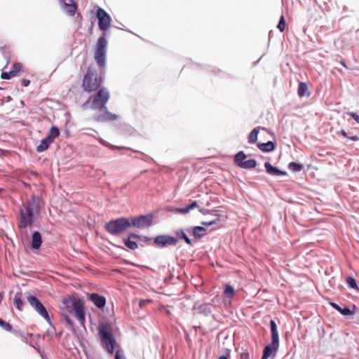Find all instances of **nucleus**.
I'll return each mask as SVG.
<instances>
[{
  "label": "nucleus",
  "instance_id": "f257e3e1",
  "mask_svg": "<svg viewBox=\"0 0 359 359\" xmlns=\"http://www.w3.org/2000/svg\"><path fill=\"white\" fill-rule=\"evenodd\" d=\"M96 18L98 20V26L103 32L102 35L97 39L94 47V60L98 66L104 69L105 66L107 41L106 32L111 26V18L109 15L102 8L96 10Z\"/></svg>",
  "mask_w": 359,
  "mask_h": 359
},
{
  "label": "nucleus",
  "instance_id": "f03ea898",
  "mask_svg": "<svg viewBox=\"0 0 359 359\" xmlns=\"http://www.w3.org/2000/svg\"><path fill=\"white\" fill-rule=\"evenodd\" d=\"M41 207V200L36 196H32L22 204L20 210V217L18 227L20 229H26L32 225L35 219L40 214Z\"/></svg>",
  "mask_w": 359,
  "mask_h": 359
},
{
  "label": "nucleus",
  "instance_id": "7ed1b4c3",
  "mask_svg": "<svg viewBox=\"0 0 359 359\" xmlns=\"http://www.w3.org/2000/svg\"><path fill=\"white\" fill-rule=\"evenodd\" d=\"M99 67L100 68V74H98L97 69L93 65H90L88 67L82 81V87L84 91L91 93L100 89L99 88L104 80L105 67L104 69L100 66Z\"/></svg>",
  "mask_w": 359,
  "mask_h": 359
},
{
  "label": "nucleus",
  "instance_id": "20e7f679",
  "mask_svg": "<svg viewBox=\"0 0 359 359\" xmlns=\"http://www.w3.org/2000/svg\"><path fill=\"white\" fill-rule=\"evenodd\" d=\"M98 332L102 346L109 353L112 354L116 340L113 337L111 326L107 323L101 324L99 326Z\"/></svg>",
  "mask_w": 359,
  "mask_h": 359
},
{
  "label": "nucleus",
  "instance_id": "39448f33",
  "mask_svg": "<svg viewBox=\"0 0 359 359\" xmlns=\"http://www.w3.org/2000/svg\"><path fill=\"white\" fill-rule=\"evenodd\" d=\"M62 302L66 308L74 311L75 317L81 324L83 325L85 323V312L83 301L74 297H69L64 298Z\"/></svg>",
  "mask_w": 359,
  "mask_h": 359
},
{
  "label": "nucleus",
  "instance_id": "423d86ee",
  "mask_svg": "<svg viewBox=\"0 0 359 359\" xmlns=\"http://www.w3.org/2000/svg\"><path fill=\"white\" fill-rule=\"evenodd\" d=\"M130 226L131 223L128 219L121 217L107 222L105 225V229L112 235H118L124 232Z\"/></svg>",
  "mask_w": 359,
  "mask_h": 359
},
{
  "label": "nucleus",
  "instance_id": "0eeeda50",
  "mask_svg": "<svg viewBox=\"0 0 359 359\" xmlns=\"http://www.w3.org/2000/svg\"><path fill=\"white\" fill-rule=\"evenodd\" d=\"M109 92L106 88H101L90 99H92L91 107L93 109L105 110L106 104L109 99Z\"/></svg>",
  "mask_w": 359,
  "mask_h": 359
},
{
  "label": "nucleus",
  "instance_id": "6e6552de",
  "mask_svg": "<svg viewBox=\"0 0 359 359\" xmlns=\"http://www.w3.org/2000/svg\"><path fill=\"white\" fill-rule=\"evenodd\" d=\"M27 302L46 321L50 322V319L48 313L44 306L41 304L38 298L35 296L29 295L27 297Z\"/></svg>",
  "mask_w": 359,
  "mask_h": 359
},
{
  "label": "nucleus",
  "instance_id": "1a4fd4ad",
  "mask_svg": "<svg viewBox=\"0 0 359 359\" xmlns=\"http://www.w3.org/2000/svg\"><path fill=\"white\" fill-rule=\"evenodd\" d=\"M177 243V238L168 235L158 236L154 239V244L160 248H164L168 245H175Z\"/></svg>",
  "mask_w": 359,
  "mask_h": 359
},
{
  "label": "nucleus",
  "instance_id": "9d476101",
  "mask_svg": "<svg viewBox=\"0 0 359 359\" xmlns=\"http://www.w3.org/2000/svg\"><path fill=\"white\" fill-rule=\"evenodd\" d=\"M130 222L131 225L137 228H144L150 226L151 224V219L144 215L133 217Z\"/></svg>",
  "mask_w": 359,
  "mask_h": 359
},
{
  "label": "nucleus",
  "instance_id": "9b49d317",
  "mask_svg": "<svg viewBox=\"0 0 359 359\" xmlns=\"http://www.w3.org/2000/svg\"><path fill=\"white\" fill-rule=\"evenodd\" d=\"M89 299L93 304L99 309L104 307L106 304V299L104 297L97 293H92L89 296Z\"/></svg>",
  "mask_w": 359,
  "mask_h": 359
},
{
  "label": "nucleus",
  "instance_id": "f8f14e48",
  "mask_svg": "<svg viewBox=\"0 0 359 359\" xmlns=\"http://www.w3.org/2000/svg\"><path fill=\"white\" fill-rule=\"evenodd\" d=\"M63 4V8L66 13L74 15L77 10V5L74 0H60Z\"/></svg>",
  "mask_w": 359,
  "mask_h": 359
},
{
  "label": "nucleus",
  "instance_id": "ddd939ff",
  "mask_svg": "<svg viewBox=\"0 0 359 359\" xmlns=\"http://www.w3.org/2000/svg\"><path fill=\"white\" fill-rule=\"evenodd\" d=\"M234 294H235V290H234L233 287L231 285L226 284L225 285V289L224 291V299H223L224 303L225 304H230L231 303V299L234 297Z\"/></svg>",
  "mask_w": 359,
  "mask_h": 359
},
{
  "label": "nucleus",
  "instance_id": "4468645a",
  "mask_svg": "<svg viewBox=\"0 0 359 359\" xmlns=\"http://www.w3.org/2000/svg\"><path fill=\"white\" fill-rule=\"evenodd\" d=\"M279 344L273 345V342L271 344L264 347L262 359H268L271 355H275L278 350Z\"/></svg>",
  "mask_w": 359,
  "mask_h": 359
},
{
  "label": "nucleus",
  "instance_id": "2eb2a0df",
  "mask_svg": "<svg viewBox=\"0 0 359 359\" xmlns=\"http://www.w3.org/2000/svg\"><path fill=\"white\" fill-rule=\"evenodd\" d=\"M266 171L268 174L273 176L285 175L287 173L285 171H282L278 168L273 167L269 162L264 163Z\"/></svg>",
  "mask_w": 359,
  "mask_h": 359
},
{
  "label": "nucleus",
  "instance_id": "dca6fc26",
  "mask_svg": "<svg viewBox=\"0 0 359 359\" xmlns=\"http://www.w3.org/2000/svg\"><path fill=\"white\" fill-rule=\"evenodd\" d=\"M270 326L271 332V342H273V346L279 344V337L277 326L273 320H271Z\"/></svg>",
  "mask_w": 359,
  "mask_h": 359
},
{
  "label": "nucleus",
  "instance_id": "f3484780",
  "mask_svg": "<svg viewBox=\"0 0 359 359\" xmlns=\"http://www.w3.org/2000/svg\"><path fill=\"white\" fill-rule=\"evenodd\" d=\"M42 243V239L41 233L39 231H34L32 236V248L37 250L39 249Z\"/></svg>",
  "mask_w": 359,
  "mask_h": 359
},
{
  "label": "nucleus",
  "instance_id": "a211bd4d",
  "mask_svg": "<svg viewBox=\"0 0 359 359\" xmlns=\"http://www.w3.org/2000/svg\"><path fill=\"white\" fill-rule=\"evenodd\" d=\"M297 94L298 96L300 97H304V96H310L311 93L309 90L308 86L306 83L299 81L298 84V88H297Z\"/></svg>",
  "mask_w": 359,
  "mask_h": 359
},
{
  "label": "nucleus",
  "instance_id": "6ab92c4d",
  "mask_svg": "<svg viewBox=\"0 0 359 359\" xmlns=\"http://www.w3.org/2000/svg\"><path fill=\"white\" fill-rule=\"evenodd\" d=\"M257 147L261 151L264 152H270L275 149V144L271 141H269L266 143H260L257 145Z\"/></svg>",
  "mask_w": 359,
  "mask_h": 359
},
{
  "label": "nucleus",
  "instance_id": "aec40b11",
  "mask_svg": "<svg viewBox=\"0 0 359 359\" xmlns=\"http://www.w3.org/2000/svg\"><path fill=\"white\" fill-rule=\"evenodd\" d=\"M260 129L265 130L264 128L257 127V128H255L250 132V133L248 135V142L249 143L254 144L257 141V136H258V133H259Z\"/></svg>",
  "mask_w": 359,
  "mask_h": 359
},
{
  "label": "nucleus",
  "instance_id": "412c9836",
  "mask_svg": "<svg viewBox=\"0 0 359 359\" xmlns=\"http://www.w3.org/2000/svg\"><path fill=\"white\" fill-rule=\"evenodd\" d=\"M51 143L46 137L43 139L36 147L37 152L41 153L47 150Z\"/></svg>",
  "mask_w": 359,
  "mask_h": 359
},
{
  "label": "nucleus",
  "instance_id": "4be33fe9",
  "mask_svg": "<svg viewBox=\"0 0 359 359\" xmlns=\"http://www.w3.org/2000/svg\"><path fill=\"white\" fill-rule=\"evenodd\" d=\"M60 135V130L56 126H52L46 138L51 142Z\"/></svg>",
  "mask_w": 359,
  "mask_h": 359
},
{
  "label": "nucleus",
  "instance_id": "5701e85b",
  "mask_svg": "<svg viewBox=\"0 0 359 359\" xmlns=\"http://www.w3.org/2000/svg\"><path fill=\"white\" fill-rule=\"evenodd\" d=\"M138 236L136 234H130L129 238L124 241V243L127 248L130 250H135L138 248V245L136 242L130 240V238H137Z\"/></svg>",
  "mask_w": 359,
  "mask_h": 359
},
{
  "label": "nucleus",
  "instance_id": "b1692460",
  "mask_svg": "<svg viewBox=\"0 0 359 359\" xmlns=\"http://www.w3.org/2000/svg\"><path fill=\"white\" fill-rule=\"evenodd\" d=\"M195 208H198V203L196 201H193L191 204L187 205L184 208H178L177 212L181 214H187L190 210Z\"/></svg>",
  "mask_w": 359,
  "mask_h": 359
},
{
  "label": "nucleus",
  "instance_id": "393cba45",
  "mask_svg": "<svg viewBox=\"0 0 359 359\" xmlns=\"http://www.w3.org/2000/svg\"><path fill=\"white\" fill-rule=\"evenodd\" d=\"M21 293H17L14 297V304L19 311H22L24 306V302L21 298Z\"/></svg>",
  "mask_w": 359,
  "mask_h": 359
},
{
  "label": "nucleus",
  "instance_id": "a878e982",
  "mask_svg": "<svg viewBox=\"0 0 359 359\" xmlns=\"http://www.w3.org/2000/svg\"><path fill=\"white\" fill-rule=\"evenodd\" d=\"M205 229L202 226H195L192 229V233L196 238H201L205 233Z\"/></svg>",
  "mask_w": 359,
  "mask_h": 359
},
{
  "label": "nucleus",
  "instance_id": "bb28decb",
  "mask_svg": "<svg viewBox=\"0 0 359 359\" xmlns=\"http://www.w3.org/2000/svg\"><path fill=\"white\" fill-rule=\"evenodd\" d=\"M246 157L247 156L244 154V152L241 151L235 156L234 162L238 167H240V165H241L242 163L245 160Z\"/></svg>",
  "mask_w": 359,
  "mask_h": 359
},
{
  "label": "nucleus",
  "instance_id": "cd10ccee",
  "mask_svg": "<svg viewBox=\"0 0 359 359\" xmlns=\"http://www.w3.org/2000/svg\"><path fill=\"white\" fill-rule=\"evenodd\" d=\"M257 162L254 159L245 160L241 165H240V168L249 169L253 168L256 166Z\"/></svg>",
  "mask_w": 359,
  "mask_h": 359
},
{
  "label": "nucleus",
  "instance_id": "c85d7f7f",
  "mask_svg": "<svg viewBox=\"0 0 359 359\" xmlns=\"http://www.w3.org/2000/svg\"><path fill=\"white\" fill-rule=\"evenodd\" d=\"M288 168L292 171L299 172L303 169L304 165L295 162H291L288 164Z\"/></svg>",
  "mask_w": 359,
  "mask_h": 359
},
{
  "label": "nucleus",
  "instance_id": "c756f323",
  "mask_svg": "<svg viewBox=\"0 0 359 359\" xmlns=\"http://www.w3.org/2000/svg\"><path fill=\"white\" fill-rule=\"evenodd\" d=\"M176 235L180 238H182L183 240H184V241L189 245H192V243H191V239H189L186 233L184 232L183 230H179L177 231H176Z\"/></svg>",
  "mask_w": 359,
  "mask_h": 359
},
{
  "label": "nucleus",
  "instance_id": "7c9ffc66",
  "mask_svg": "<svg viewBox=\"0 0 359 359\" xmlns=\"http://www.w3.org/2000/svg\"><path fill=\"white\" fill-rule=\"evenodd\" d=\"M117 118V116L116 114L109 113L107 111L103 116L99 118L101 121H114Z\"/></svg>",
  "mask_w": 359,
  "mask_h": 359
},
{
  "label": "nucleus",
  "instance_id": "2f4dec72",
  "mask_svg": "<svg viewBox=\"0 0 359 359\" xmlns=\"http://www.w3.org/2000/svg\"><path fill=\"white\" fill-rule=\"evenodd\" d=\"M22 69H23V65L20 62H17L13 65V67H12V69L11 70V72L13 74H15V76L18 75V74L20 72H21L22 70Z\"/></svg>",
  "mask_w": 359,
  "mask_h": 359
},
{
  "label": "nucleus",
  "instance_id": "473e14b6",
  "mask_svg": "<svg viewBox=\"0 0 359 359\" xmlns=\"http://www.w3.org/2000/svg\"><path fill=\"white\" fill-rule=\"evenodd\" d=\"M346 283L351 288L358 289V285H357L356 281L353 277H351V276L347 277Z\"/></svg>",
  "mask_w": 359,
  "mask_h": 359
},
{
  "label": "nucleus",
  "instance_id": "72a5a7b5",
  "mask_svg": "<svg viewBox=\"0 0 359 359\" xmlns=\"http://www.w3.org/2000/svg\"><path fill=\"white\" fill-rule=\"evenodd\" d=\"M285 27H286V22L285 20V18L283 15H281L277 27L280 30V32H283L285 30Z\"/></svg>",
  "mask_w": 359,
  "mask_h": 359
},
{
  "label": "nucleus",
  "instance_id": "f704fd0d",
  "mask_svg": "<svg viewBox=\"0 0 359 359\" xmlns=\"http://www.w3.org/2000/svg\"><path fill=\"white\" fill-rule=\"evenodd\" d=\"M101 143L104 145L105 147H109V149H129V148H126V147H118V146H114V145H112L109 143H107L105 141H101Z\"/></svg>",
  "mask_w": 359,
  "mask_h": 359
},
{
  "label": "nucleus",
  "instance_id": "c9c22d12",
  "mask_svg": "<svg viewBox=\"0 0 359 359\" xmlns=\"http://www.w3.org/2000/svg\"><path fill=\"white\" fill-rule=\"evenodd\" d=\"M0 326L4 328L6 331H11L12 330V326L8 323L3 320L0 318Z\"/></svg>",
  "mask_w": 359,
  "mask_h": 359
},
{
  "label": "nucleus",
  "instance_id": "e433bc0d",
  "mask_svg": "<svg viewBox=\"0 0 359 359\" xmlns=\"http://www.w3.org/2000/svg\"><path fill=\"white\" fill-rule=\"evenodd\" d=\"M339 313H341L344 316H352L353 314V312L350 310L349 308L347 306H345L344 308L340 309L339 311Z\"/></svg>",
  "mask_w": 359,
  "mask_h": 359
},
{
  "label": "nucleus",
  "instance_id": "4c0bfd02",
  "mask_svg": "<svg viewBox=\"0 0 359 359\" xmlns=\"http://www.w3.org/2000/svg\"><path fill=\"white\" fill-rule=\"evenodd\" d=\"M15 76V74H13L11 71L9 72H3L1 74V77L3 79H10Z\"/></svg>",
  "mask_w": 359,
  "mask_h": 359
},
{
  "label": "nucleus",
  "instance_id": "58836bf2",
  "mask_svg": "<svg viewBox=\"0 0 359 359\" xmlns=\"http://www.w3.org/2000/svg\"><path fill=\"white\" fill-rule=\"evenodd\" d=\"M347 114L352 117L357 123H359V115L354 112H348Z\"/></svg>",
  "mask_w": 359,
  "mask_h": 359
},
{
  "label": "nucleus",
  "instance_id": "ea45409f",
  "mask_svg": "<svg viewBox=\"0 0 359 359\" xmlns=\"http://www.w3.org/2000/svg\"><path fill=\"white\" fill-rule=\"evenodd\" d=\"M218 220H219V219H218V218H217V219H215V221H207V222H201V224H202L203 225H205V226H211V225H212V224H215V223L217 222V221H218Z\"/></svg>",
  "mask_w": 359,
  "mask_h": 359
},
{
  "label": "nucleus",
  "instance_id": "a19ab883",
  "mask_svg": "<svg viewBox=\"0 0 359 359\" xmlns=\"http://www.w3.org/2000/svg\"><path fill=\"white\" fill-rule=\"evenodd\" d=\"M30 83V81L29 79H23L21 80V84L22 86H25V87H27L29 85Z\"/></svg>",
  "mask_w": 359,
  "mask_h": 359
},
{
  "label": "nucleus",
  "instance_id": "79ce46f5",
  "mask_svg": "<svg viewBox=\"0 0 359 359\" xmlns=\"http://www.w3.org/2000/svg\"><path fill=\"white\" fill-rule=\"evenodd\" d=\"M241 359H250V355L248 353H242L241 355Z\"/></svg>",
  "mask_w": 359,
  "mask_h": 359
},
{
  "label": "nucleus",
  "instance_id": "37998d69",
  "mask_svg": "<svg viewBox=\"0 0 359 359\" xmlns=\"http://www.w3.org/2000/svg\"><path fill=\"white\" fill-rule=\"evenodd\" d=\"M330 305L332 306V308L335 309L337 311H339L341 307L336 303H334V302H331L330 303Z\"/></svg>",
  "mask_w": 359,
  "mask_h": 359
},
{
  "label": "nucleus",
  "instance_id": "c03bdc74",
  "mask_svg": "<svg viewBox=\"0 0 359 359\" xmlns=\"http://www.w3.org/2000/svg\"><path fill=\"white\" fill-rule=\"evenodd\" d=\"M115 359H123L122 355L121 354L120 351H117L116 352Z\"/></svg>",
  "mask_w": 359,
  "mask_h": 359
},
{
  "label": "nucleus",
  "instance_id": "a18cd8bd",
  "mask_svg": "<svg viewBox=\"0 0 359 359\" xmlns=\"http://www.w3.org/2000/svg\"><path fill=\"white\" fill-rule=\"evenodd\" d=\"M348 138H349L350 140H351L353 141H358V140H359V137L358 136H356V135L348 137Z\"/></svg>",
  "mask_w": 359,
  "mask_h": 359
},
{
  "label": "nucleus",
  "instance_id": "49530a36",
  "mask_svg": "<svg viewBox=\"0 0 359 359\" xmlns=\"http://www.w3.org/2000/svg\"><path fill=\"white\" fill-rule=\"evenodd\" d=\"M339 134H341L344 137H348L347 135V133L345 130H342L339 132Z\"/></svg>",
  "mask_w": 359,
  "mask_h": 359
},
{
  "label": "nucleus",
  "instance_id": "de8ad7c7",
  "mask_svg": "<svg viewBox=\"0 0 359 359\" xmlns=\"http://www.w3.org/2000/svg\"><path fill=\"white\" fill-rule=\"evenodd\" d=\"M340 64H341V65H343L344 67L347 68V66H346V62H345V61H344V60H341V61H340Z\"/></svg>",
  "mask_w": 359,
  "mask_h": 359
},
{
  "label": "nucleus",
  "instance_id": "09e8293b",
  "mask_svg": "<svg viewBox=\"0 0 359 359\" xmlns=\"http://www.w3.org/2000/svg\"><path fill=\"white\" fill-rule=\"evenodd\" d=\"M66 320L67 322L69 324V325H72V321L71 320V319H69V318H66Z\"/></svg>",
  "mask_w": 359,
  "mask_h": 359
},
{
  "label": "nucleus",
  "instance_id": "8fccbe9b",
  "mask_svg": "<svg viewBox=\"0 0 359 359\" xmlns=\"http://www.w3.org/2000/svg\"><path fill=\"white\" fill-rule=\"evenodd\" d=\"M218 359H229V358L227 356L222 355V356L219 357Z\"/></svg>",
  "mask_w": 359,
  "mask_h": 359
},
{
  "label": "nucleus",
  "instance_id": "3c124183",
  "mask_svg": "<svg viewBox=\"0 0 359 359\" xmlns=\"http://www.w3.org/2000/svg\"><path fill=\"white\" fill-rule=\"evenodd\" d=\"M2 299V297L0 295V302L1 301Z\"/></svg>",
  "mask_w": 359,
  "mask_h": 359
}]
</instances>
